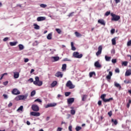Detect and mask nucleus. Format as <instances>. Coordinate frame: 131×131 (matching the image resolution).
I'll return each instance as SVG.
<instances>
[{
  "label": "nucleus",
  "instance_id": "1a4fd4ad",
  "mask_svg": "<svg viewBox=\"0 0 131 131\" xmlns=\"http://www.w3.org/2000/svg\"><path fill=\"white\" fill-rule=\"evenodd\" d=\"M102 50H103V46H100L98 47V51L96 52V56H99L102 54Z\"/></svg>",
  "mask_w": 131,
  "mask_h": 131
},
{
  "label": "nucleus",
  "instance_id": "774afa93",
  "mask_svg": "<svg viewBox=\"0 0 131 131\" xmlns=\"http://www.w3.org/2000/svg\"><path fill=\"white\" fill-rule=\"evenodd\" d=\"M116 4H118V3H120V0H115Z\"/></svg>",
  "mask_w": 131,
  "mask_h": 131
},
{
  "label": "nucleus",
  "instance_id": "a878e982",
  "mask_svg": "<svg viewBox=\"0 0 131 131\" xmlns=\"http://www.w3.org/2000/svg\"><path fill=\"white\" fill-rule=\"evenodd\" d=\"M17 43H18V42H17V41H16V42H10L9 45L11 47H13L14 46H16V45H17Z\"/></svg>",
  "mask_w": 131,
  "mask_h": 131
},
{
  "label": "nucleus",
  "instance_id": "680f3d73",
  "mask_svg": "<svg viewBox=\"0 0 131 131\" xmlns=\"http://www.w3.org/2000/svg\"><path fill=\"white\" fill-rule=\"evenodd\" d=\"M28 61H29V59L28 58H25L24 62L25 63H27V62H28Z\"/></svg>",
  "mask_w": 131,
  "mask_h": 131
},
{
  "label": "nucleus",
  "instance_id": "b1692460",
  "mask_svg": "<svg viewBox=\"0 0 131 131\" xmlns=\"http://www.w3.org/2000/svg\"><path fill=\"white\" fill-rule=\"evenodd\" d=\"M71 46L72 51H75L76 50V48H75V47H74V44L73 43V42H71Z\"/></svg>",
  "mask_w": 131,
  "mask_h": 131
},
{
  "label": "nucleus",
  "instance_id": "393cba45",
  "mask_svg": "<svg viewBox=\"0 0 131 131\" xmlns=\"http://www.w3.org/2000/svg\"><path fill=\"white\" fill-rule=\"evenodd\" d=\"M105 59L107 62H109L111 60V57L107 56V55L105 56Z\"/></svg>",
  "mask_w": 131,
  "mask_h": 131
},
{
  "label": "nucleus",
  "instance_id": "c756f323",
  "mask_svg": "<svg viewBox=\"0 0 131 131\" xmlns=\"http://www.w3.org/2000/svg\"><path fill=\"white\" fill-rule=\"evenodd\" d=\"M75 34L77 37H80V36H82V35H81L78 32H75Z\"/></svg>",
  "mask_w": 131,
  "mask_h": 131
},
{
  "label": "nucleus",
  "instance_id": "de8ad7c7",
  "mask_svg": "<svg viewBox=\"0 0 131 131\" xmlns=\"http://www.w3.org/2000/svg\"><path fill=\"white\" fill-rule=\"evenodd\" d=\"M35 81H38V82H39V81H39V77L37 76L35 77Z\"/></svg>",
  "mask_w": 131,
  "mask_h": 131
},
{
  "label": "nucleus",
  "instance_id": "a211bd4d",
  "mask_svg": "<svg viewBox=\"0 0 131 131\" xmlns=\"http://www.w3.org/2000/svg\"><path fill=\"white\" fill-rule=\"evenodd\" d=\"M114 85L116 88H117L118 89H119V91H120V90H121V85H120V84L115 82Z\"/></svg>",
  "mask_w": 131,
  "mask_h": 131
},
{
  "label": "nucleus",
  "instance_id": "f704fd0d",
  "mask_svg": "<svg viewBox=\"0 0 131 131\" xmlns=\"http://www.w3.org/2000/svg\"><path fill=\"white\" fill-rule=\"evenodd\" d=\"M55 31L58 33V34H61L62 33V31H61V29H56Z\"/></svg>",
  "mask_w": 131,
  "mask_h": 131
},
{
  "label": "nucleus",
  "instance_id": "69168bd1",
  "mask_svg": "<svg viewBox=\"0 0 131 131\" xmlns=\"http://www.w3.org/2000/svg\"><path fill=\"white\" fill-rule=\"evenodd\" d=\"M3 97H4V99H7L8 98V95H7L6 94H3Z\"/></svg>",
  "mask_w": 131,
  "mask_h": 131
},
{
  "label": "nucleus",
  "instance_id": "f03ea898",
  "mask_svg": "<svg viewBox=\"0 0 131 131\" xmlns=\"http://www.w3.org/2000/svg\"><path fill=\"white\" fill-rule=\"evenodd\" d=\"M106 97V94H102L101 95L100 98L102 99V101L104 102V103H107L108 102H110V101L113 100V98H110L109 99H105Z\"/></svg>",
  "mask_w": 131,
  "mask_h": 131
},
{
  "label": "nucleus",
  "instance_id": "6e6d98bb",
  "mask_svg": "<svg viewBox=\"0 0 131 131\" xmlns=\"http://www.w3.org/2000/svg\"><path fill=\"white\" fill-rule=\"evenodd\" d=\"M120 71H119V69L117 68L115 69V72H116V73H119Z\"/></svg>",
  "mask_w": 131,
  "mask_h": 131
},
{
  "label": "nucleus",
  "instance_id": "8fccbe9b",
  "mask_svg": "<svg viewBox=\"0 0 131 131\" xmlns=\"http://www.w3.org/2000/svg\"><path fill=\"white\" fill-rule=\"evenodd\" d=\"M127 46H128V47H130V46H131V40H129L127 42Z\"/></svg>",
  "mask_w": 131,
  "mask_h": 131
},
{
  "label": "nucleus",
  "instance_id": "412c9836",
  "mask_svg": "<svg viewBox=\"0 0 131 131\" xmlns=\"http://www.w3.org/2000/svg\"><path fill=\"white\" fill-rule=\"evenodd\" d=\"M57 83H58V82L57 81H54L51 84V86L52 88H54L55 85H57Z\"/></svg>",
  "mask_w": 131,
  "mask_h": 131
},
{
  "label": "nucleus",
  "instance_id": "a19ab883",
  "mask_svg": "<svg viewBox=\"0 0 131 131\" xmlns=\"http://www.w3.org/2000/svg\"><path fill=\"white\" fill-rule=\"evenodd\" d=\"M128 62L127 61H123L122 63V65H124V66H127Z\"/></svg>",
  "mask_w": 131,
  "mask_h": 131
},
{
  "label": "nucleus",
  "instance_id": "dca6fc26",
  "mask_svg": "<svg viewBox=\"0 0 131 131\" xmlns=\"http://www.w3.org/2000/svg\"><path fill=\"white\" fill-rule=\"evenodd\" d=\"M45 20H46V17L45 16H39L37 18V21H38V22L43 21Z\"/></svg>",
  "mask_w": 131,
  "mask_h": 131
},
{
  "label": "nucleus",
  "instance_id": "c03bdc74",
  "mask_svg": "<svg viewBox=\"0 0 131 131\" xmlns=\"http://www.w3.org/2000/svg\"><path fill=\"white\" fill-rule=\"evenodd\" d=\"M112 63H113L114 64H115V63H117V60L116 59H113L112 60Z\"/></svg>",
  "mask_w": 131,
  "mask_h": 131
},
{
  "label": "nucleus",
  "instance_id": "09e8293b",
  "mask_svg": "<svg viewBox=\"0 0 131 131\" xmlns=\"http://www.w3.org/2000/svg\"><path fill=\"white\" fill-rule=\"evenodd\" d=\"M111 12L110 11H107L105 13V16H109L110 14H111Z\"/></svg>",
  "mask_w": 131,
  "mask_h": 131
},
{
  "label": "nucleus",
  "instance_id": "37998d69",
  "mask_svg": "<svg viewBox=\"0 0 131 131\" xmlns=\"http://www.w3.org/2000/svg\"><path fill=\"white\" fill-rule=\"evenodd\" d=\"M23 110V106H20L18 109L17 111H22Z\"/></svg>",
  "mask_w": 131,
  "mask_h": 131
},
{
  "label": "nucleus",
  "instance_id": "2eb2a0df",
  "mask_svg": "<svg viewBox=\"0 0 131 131\" xmlns=\"http://www.w3.org/2000/svg\"><path fill=\"white\" fill-rule=\"evenodd\" d=\"M56 106H57V103H50V104H47L45 106V107L46 108H49L50 107H55Z\"/></svg>",
  "mask_w": 131,
  "mask_h": 131
},
{
  "label": "nucleus",
  "instance_id": "4d7b16f0",
  "mask_svg": "<svg viewBox=\"0 0 131 131\" xmlns=\"http://www.w3.org/2000/svg\"><path fill=\"white\" fill-rule=\"evenodd\" d=\"M62 129H63L62 127H59L57 128V131H62Z\"/></svg>",
  "mask_w": 131,
  "mask_h": 131
},
{
  "label": "nucleus",
  "instance_id": "9b49d317",
  "mask_svg": "<svg viewBox=\"0 0 131 131\" xmlns=\"http://www.w3.org/2000/svg\"><path fill=\"white\" fill-rule=\"evenodd\" d=\"M94 66L96 68H102V65L100 64V61H97L94 63Z\"/></svg>",
  "mask_w": 131,
  "mask_h": 131
},
{
  "label": "nucleus",
  "instance_id": "49530a36",
  "mask_svg": "<svg viewBox=\"0 0 131 131\" xmlns=\"http://www.w3.org/2000/svg\"><path fill=\"white\" fill-rule=\"evenodd\" d=\"M34 102H39V103H41V100L40 99L37 98V99L35 100Z\"/></svg>",
  "mask_w": 131,
  "mask_h": 131
},
{
  "label": "nucleus",
  "instance_id": "4468645a",
  "mask_svg": "<svg viewBox=\"0 0 131 131\" xmlns=\"http://www.w3.org/2000/svg\"><path fill=\"white\" fill-rule=\"evenodd\" d=\"M68 104H72L74 102V98H70L67 99Z\"/></svg>",
  "mask_w": 131,
  "mask_h": 131
},
{
  "label": "nucleus",
  "instance_id": "6ab92c4d",
  "mask_svg": "<svg viewBox=\"0 0 131 131\" xmlns=\"http://www.w3.org/2000/svg\"><path fill=\"white\" fill-rule=\"evenodd\" d=\"M51 59H53V62H57V61H59L60 59V57L59 56H53L51 57Z\"/></svg>",
  "mask_w": 131,
  "mask_h": 131
},
{
  "label": "nucleus",
  "instance_id": "20e7f679",
  "mask_svg": "<svg viewBox=\"0 0 131 131\" xmlns=\"http://www.w3.org/2000/svg\"><path fill=\"white\" fill-rule=\"evenodd\" d=\"M73 56L74 58H77V59H80L82 58V54H79L78 52H74L73 54Z\"/></svg>",
  "mask_w": 131,
  "mask_h": 131
},
{
  "label": "nucleus",
  "instance_id": "aec40b11",
  "mask_svg": "<svg viewBox=\"0 0 131 131\" xmlns=\"http://www.w3.org/2000/svg\"><path fill=\"white\" fill-rule=\"evenodd\" d=\"M125 76H129L131 75V69L127 70L125 74Z\"/></svg>",
  "mask_w": 131,
  "mask_h": 131
},
{
  "label": "nucleus",
  "instance_id": "5fc2aeb1",
  "mask_svg": "<svg viewBox=\"0 0 131 131\" xmlns=\"http://www.w3.org/2000/svg\"><path fill=\"white\" fill-rule=\"evenodd\" d=\"M98 104L99 106L102 105V101L99 100L98 102Z\"/></svg>",
  "mask_w": 131,
  "mask_h": 131
},
{
  "label": "nucleus",
  "instance_id": "338daca9",
  "mask_svg": "<svg viewBox=\"0 0 131 131\" xmlns=\"http://www.w3.org/2000/svg\"><path fill=\"white\" fill-rule=\"evenodd\" d=\"M12 106H13V103H12V102H10L8 104V107H12Z\"/></svg>",
  "mask_w": 131,
  "mask_h": 131
},
{
  "label": "nucleus",
  "instance_id": "e433bc0d",
  "mask_svg": "<svg viewBox=\"0 0 131 131\" xmlns=\"http://www.w3.org/2000/svg\"><path fill=\"white\" fill-rule=\"evenodd\" d=\"M130 104H131V100L129 99L128 100V102L127 103V108H129Z\"/></svg>",
  "mask_w": 131,
  "mask_h": 131
},
{
  "label": "nucleus",
  "instance_id": "2f4dec72",
  "mask_svg": "<svg viewBox=\"0 0 131 131\" xmlns=\"http://www.w3.org/2000/svg\"><path fill=\"white\" fill-rule=\"evenodd\" d=\"M124 83H126V84L128 83H131V80L130 79H127L124 80Z\"/></svg>",
  "mask_w": 131,
  "mask_h": 131
},
{
  "label": "nucleus",
  "instance_id": "473e14b6",
  "mask_svg": "<svg viewBox=\"0 0 131 131\" xmlns=\"http://www.w3.org/2000/svg\"><path fill=\"white\" fill-rule=\"evenodd\" d=\"M35 94H36L35 90L32 91L31 93V97H34Z\"/></svg>",
  "mask_w": 131,
  "mask_h": 131
},
{
  "label": "nucleus",
  "instance_id": "79ce46f5",
  "mask_svg": "<svg viewBox=\"0 0 131 131\" xmlns=\"http://www.w3.org/2000/svg\"><path fill=\"white\" fill-rule=\"evenodd\" d=\"M71 114H72V115H74V114H75V110H71Z\"/></svg>",
  "mask_w": 131,
  "mask_h": 131
},
{
  "label": "nucleus",
  "instance_id": "4be33fe9",
  "mask_svg": "<svg viewBox=\"0 0 131 131\" xmlns=\"http://www.w3.org/2000/svg\"><path fill=\"white\" fill-rule=\"evenodd\" d=\"M14 78H19V73L18 72H14Z\"/></svg>",
  "mask_w": 131,
  "mask_h": 131
},
{
  "label": "nucleus",
  "instance_id": "603ef678",
  "mask_svg": "<svg viewBox=\"0 0 131 131\" xmlns=\"http://www.w3.org/2000/svg\"><path fill=\"white\" fill-rule=\"evenodd\" d=\"M73 14H74V12H73L70 13L68 15L69 17H72V16H73Z\"/></svg>",
  "mask_w": 131,
  "mask_h": 131
},
{
  "label": "nucleus",
  "instance_id": "864d4df0",
  "mask_svg": "<svg viewBox=\"0 0 131 131\" xmlns=\"http://www.w3.org/2000/svg\"><path fill=\"white\" fill-rule=\"evenodd\" d=\"M8 83H9V81H6L5 82H3L4 85H8Z\"/></svg>",
  "mask_w": 131,
  "mask_h": 131
},
{
  "label": "nucleus",
  "instance_id": "7ed1b4c3",
  "mask_svg": "<svg viewBox=\"0 0 131 131\" xmlns=\"http://www.w3.org/2000/svg\"><path fill=\"white\" fill-rule=\"evenodd\" d=\"M111 16L112 17L111 19L112 21H118L120 19V16L116 15V14H114L113 13H111Z\"/></svg>",
  "mask_w": 131,
  "mask_h": 131
},
{
  "label": "nucleus",
  "instance_id": "39448f33",
  "mask_svg": "<svg viewBox=\"0 0 131 131\" xmlns=\"http://www.w3.org/2000/svg\"><path fill=\"white\" fill-rule=\"evenodd\" d=\"M66 86L69 88L70 90H72V89H74L75 87L73 84H72V82L71 81L69 80L66 83Z\"/></svg>",
  "mask_w": 131,
  "mask_h": 131
},
{
  "label": "nucleus",
  "instance_id": "6e6552de",
  "mask_svg": "<svg viewBox=\"0 0 131 131\" xmlns=\"http://www.w3.org/2000/svg\"><path fill=\"white\" fill-rule=\"evenodd\" d=\"M113 75V74L112 73V72L110 71L108 75L106 76V79H107V81H108V82H110V80H111V76H112Z\"/></svg>",
  "mask_w": 131,
  "mask_h": 131
},
{
  "label": "nucleus",
  "instance_id": "bb28decb",
  "mask_svg": "<svg viewBox=\"0 0 131 131\" xmlns=\"http://www.w3.org/2000/svg\"><path fill=\"white\" fill-rule=\"evenodd\" d=\"M18 48H19V51H22V50H24V46L22 44H19L18 45Z\"/></svg>",
  "mask_w": 131,
  "mask_h": 131
},
{
  "label": "nucleus",
  "instance_id": "4c0bfd02",
  "mask_svg": "<svg viewBox=\"0 0 131 131\" xmlns=\"http://www.w3.org/2000/svg\"><path fill=\"white\" fill-rule=\"evenodd\" d=\"M75 129L76 131H79L81 129V127L77 126L76 127Z\"/></svg>",
  "mask_w": 131,
  "mask_h": 131
},
{
  "label": "nucleus",
  "instance_id": "0e129e2a",
  "mask_svg": "<svg viewBox=\"0 0 131 131\" xmlns=\"http://www.w3.org/2000/svg\"><path fill=\"white\" fill-rule=\"evenodd\" d=\"M28 81H30V82H33V79L31 78L28 80Z\"/></svg>",
  "mask_w": 131,
  "mask_h": 131
},
{
  "label": "nucleus",
  "instance_id": "423d86ee",
  "mask_svg": "<svg viewBox=\"0 0 131 131\" xmlns=\"http://www.w3.org/2000/svg\"><path fill=\"white\" fill-rule=\"evenodd\" d=\"M31 109L35 112H38V111H39V107L36 104L32 105Z\"/></svg>",
  "mask_w": 131,
  "mask_h": 131
},
{
  "label": "nucleus",
  "instance_id": "c9c22d12",
  "mask_svg": "<svg viewBox=\"0 0 131 131\" xmlns=\"http://www.w3.org/2000/svg\"><path fill=\"white\" fill-rule=\"evenodd\" d=\"M34 29L38 30L40 28L39 26H38L37 24H34Z\"/></svg>",
  "mask_w": 131,
  "mask_h": 131
},
{
  "label": "nucleus",
  "instance_id": "a18cd8bd",
  "mask_svg": "<svg viewBox=\"0 0 131 131\" xmlns=\"http://www.w3.org/2000/svg\"><path fill=\"white\" fill-rule=\"evenodd\" d=\"M107 114L110 116V117H111V116H112V111H111L109 112H108Z\"/></svg>",
  "mask_w": 131,
  "mask_h": 131
},
{
  "label": "nucleus",
  "instance_id": "f3484780",
  "mask_svg": "<svg viewBox=\"0 0 131 131\" xmlns=\"http://www.w3.org/2000/svg\"><path fill=\"white\" fill-rule=\"evenodd\" d=\"M55 76H56V77H63V75L62 74V72H57L55 75Z\"/></svg>",
  "mask_w": 131,
  "mask_h": 131
},
{
  "label": "nucleus",
  "instance_id": "58836bf2",
  "mask_svg": "<svg viewBox=\"0 0 131 131\" xmlns=\"http://www.w3.org/2000/svg\"><path fill=\"white\" fill-rule=\"evenodd\" d=\"M71 94V92H66L64 93V95H65L66 97H68V96H70Z\"/></svg>",
  "mask_w": 131,
  "mask_h": 131
},
{
  "label": "nucleus",
  "instance_id": "9d476101",
  "mask_svg": "<svg viewBox=\"0 0 131 131\" xmlns=\"http://www.w3.org/2000/svg\"><path fill=\"white\" fill-rule=\"evenodd\" d=\"M12 94L13 95H20V91H19V90H18V89H13L12 91Z\"/></svg>",
  "mask_w": 131,
  "mask_h": 131
},
{
  "label": "nucleus",
  "instance_id": "3c124183",
  "mask_svg": "<svg viewBox=\"0 0 131 131\" xmlns=\"http://www.w3.org/2000/svg\"><path fill=\"white\" fill-rule=\"evenodd\" d=\"M40 7H41V8H46L47 7V5H46V4H41L40 5Z\"/></svg>",
  "mask_w": 131,
  "mask_h": 131
},
{
  "label": "nucleus",
  "instance_id": "c85d7f7f",
  "mask_svg": "<svg viewBox=\"0 0 131 131\" xmlns=\"http://www.w3.org/2000/svg\"><path fill=\"white\" fill-rule=\"evenodd\" d=\"M53 33H50L49 34H48V35H47V39H52V35Z\"/></svg>",
  "mask_w": 131,
  "mask_h": 131
},
{
  "label": "nucleus",
  "instance_id": "ea45409f",
  "mask_svg": "<svg viewBox=\"0 0 131 131\" xmlns=\"http://www.w3.org/2000/svg\"><path fill=\"white\" fill-rule=\"evenodd\" d=\"M66 67H67L66 64H62V69L63 70H66Z\"/></svg>",
  "mask_w": 131,
  "mask_h": 131
},
{
  "label": "nucleus",
  "instance_id": "f257e3e1",
  "mask_svg": "<svg viewBox=\"0 0 131 131\" xmlns=\"http://www.w3.org/2000/svg\"><path fill=\"white\" fill-rule=\"evenodd\" d=\"M28 97V94H25L24 95H18L15 98L16 101H20L21 100H26Z\"/></svg>",
  "mask_w": 131,
  "mask_h": 131
},
{
  "label": "nucleus",
  "instance_id": "ddd939ff",
  "mask_svg": "<svg viewBox=\"0 0 131 131\" xmlns=\"http://www.w3.org/2000/svg\"><path fill=\"white\" fill-rule=\"evenodd\" d=\"M33 83L35 85H38V86H41V85H42V81L38 82L37 81H34Z\"/></svg>",
  "mask_w": 131,
  "mask_h": 131
},
{
  "label": "nucleus",
  "instance_id": "0eeeda50",
  "mask_svg": "<svg viewBox=\"0 0 131 131\" xmlns=\"http://www.w3.org/2000/svg\"><path fill=\"white\" fill-rule=\"evenodd\" d=\"M30 115L31 116H35L36 117H38V116H40V113L36 112H31L30 113Z\"/></svg>",
  "mask_w": 131,
  "mask_h": 131
},
{
  "label": "nucleus",
  "instance_id": "e2e57ef3",
  "mask_svg": "<svg viewBox=\"0 0 131 131\" xmlns=\"http://www.w3.org/2000/svg\"><path fill=\"white\" fill-rule=\"evenodd\" d=\"M8 39H9L8 37H5L4 38L3 41H7V40H8Z\"/></svg>",
  "mask_w": 131,
  "mask_h": 131
},
{
  "label": "nucleus",
  "instance_id": "bf43d9fd",
  "mask_svg": "<svg viewBox=\"0 0 131 131\" xmlns=\"http://www.w3.org/2000/svg\"><path fill=\"white\" fill-rule=\"evenodd\" d=\"M69 130H70V131H72V126L70 125V126H69Z\"/></svg>",
  "mask_w": 131,
  "mask_h": 131
},
{
  "label": "nucleus",
  "instance_id": "052dcab7",
  "mask_svg": "<svg viewBox=\"0 0 131 131\" xmlns=\"http://www.w3.org/2000/svg\"><path fill=\"white\" fill-rule=\"evenodd\" d=\"M63 61H69V62H71V59H68V58H64V59H63Z\"/></svg>",
  "mask_w": 131,
  "mask_h": 131
},
{
  "label": "nucleus",
  "instance_id": "f8f14e48",
  "mask_svg": "<svg viewBox=\"0 0 131 131\" xmlns=\"http://www.w3.org/2000/svg\"><path fill=\"white\" fill-rule=\"evenodd\" d=\"M98 23L101 25H103V26H105V25H106V22H105V21L103 19H98Z\"/></svg>",
  "mask_w": 131,
  "mask_h": 131
},
{
  "label": "nucleus",
  "instance_id": "72a5a7b5",
  "mask_svg": "<svg viewBox=\"0 0 131 131\" xmlns=\"http://www.w3.org/2000/svg\"><path fill=\"white\" fill-rule=\"evenodd\" d=\"M89 75L90 77H93V75H96V73H95V72H90Z\"/></svg>",
  "mask_w": 131,
  "mask_h": 131
},
{
  "label": "nucleus",
  "instance_id": "13d9d810",
  "mask_svg": "<svg viewBox=\"0 0 131 131\" xmlns=\"http://www.w3.org/2000/svg\"><path fill=\"white\" fill-rule=\"evenodd\" d=\"M111 32L112 34H113V33H115V29H112L111 31Z\"/></svg>",
  "mask_w": 131,
  "mask_h": 131
},
{
  "label": "nucleus",
  "instance_id": "cd10ccee",
  "mask_svg": "<svg viewBox=\"0 0 131 131\" xmlns=\"http://www.w3.org/2000/svg\"><path fill=\"white\" fill-rule=\"evenodd\" d=\"M86 98H88V95H83L82 96V101H84L86 100Z\"/></svg>",
  "mask_w": 131,
  "mask_h": 131
},
{
  "label": "nucleus",
  "instance_id": "5701e85b",
  "mask_svg": "<svg viewBox=\"0 0 131 131\" xmlns=\"http://www.w3.org/2000/svg\"><path fill=\"white\" fill-rule=\"evenodd\" d=\"M112 42L113 46H115V45H116V37H115L112 39Z\"/></svg>",
  "mask_w": 131,
  "mask_h": 131
},
{
  "label": "nucleus",
  "instance_id": "7c9ffc66",
  "mask_svg": "<svg viewBox=\"0 0 131 131\" xmlns=\"http://www.w3.org/2000/svg\"><path fill=\"white\" fill-rule=\"evenodd\" d=\"M112 122H113L115 124V125H117V124L118 123V122L117 121V120L115 119H112Z\"/></svg>",
  "mask_w": 131,
  "mask_h": 131
}]
</instances>
